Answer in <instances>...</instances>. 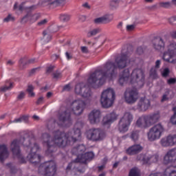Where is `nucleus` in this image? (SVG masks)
I'll return each instance as SVG.
<instances>
[{"mask_svg":"<svg viewBox=\"0 0 176 176\" xmlns=\"http://www.w3.org/2000/svg\"><path fill=\"white\" fill-rule=\"evenodd\" d=\"M41 18V15H38L36 14H28L26 16L23 17V20H25L27 19L28 20H30L32 23H34L36 21V20L39 19Z\"/></svg>","mask_w":176,"mask_h":176,"instance_id":"obj_31","label":"nucleus"},{"mask_svg":"<svg viewBox=\"0 0 176 176\" xmlns=\"http://www.w3.org/2000/svg\"><path fill=\"white\" fill-rule=\"evenodd\" d=\"M118 119V115L115 113V112H112L110 113L107 114L102 120V124L104 126H109L111 123H113L115 120Z\"/></svg>","mask_w":176,"mask_h":176,"instance_id":"obj_20","label":"nucleus"},{"mask_svg":"<svg viewBox=\"0 0 176 176\" xmlns=\"http://www.w3.org/2000/svg\"><path fill=\"white\" fill-rule=\"evenodd\" d=\"M57 171V166L53 160L45 162L38 167V174L44 176H54Z\"/></svg>","mask_w":176,"mask_h":176,"instance_id":"obj_7","label":"nucleus"},{"mask_svg":"<svg viewBox=\"0 0 176 176\" xmlns=\"http://www.w3.org/2000/svg\"><path fill=\"white\" fill-rule=\"evenodd\" d=\"M61 2H63L62 0H56L49 4L50 8H51V9L57 8V6H60L61 5Z\"/></svg>","mask_w":176,"mask_h":176,"instance_id":"obj_38","label":"nucleus"},{"mask_svg":"<svg viewBox=\"0 0 176 176\" xmlns=\"http://www.w3.org/2000/svg\"><path fill=\"white\" fill-rule=\"evenodd\" d=\"M168 85H174L176 83V78H170L168 80Z\"/></svg>","mask_w":176,"mask_h":176,"instance_id":"obj_53","label":"nucleus"},{"mask_svg":"<svg viewBox=\"0 0 176 176\" xmlns=\"http://www.w3.org/2000/svg\"><path fill=\"white\" fill-rule=\"evenodd\" d=\"M28 93L29 94V96L30 97H34L35 96V94L34 91V87L32 85H29L27 89Z\"/></svg>","mask_w":176,"mask_h":176,"instance_id":"obj_42","label":"nucleus"},{"mask_svg":"<svg viewBox=\"0 0 176 176\" xmlns=\"http://www.w3.org/2000/svg\"><path fill=\"white\" fill-rule=\"evenodd\" d=\"M78 20H79L80 21H82V22L86 21V16H85V15H80V16H78Z\"/></svg>","mask_w":176,"mask_h":176,"instance_id":"obj_55","label":"nucleus"},{"mask_svg":"<svg viewBox=\"0 0 176 176\" xmlns=\"http://www.w3.org/2000/svg\"><path fill=\"white\" fill-rule=\"evenodd\" d=\"M83 8H85L86 9H90V6H89V3H85L82 4Z\"/></svg>","mask_w":176,"mask_h":176,"instance_id":"obj_63","label":"nucleus"},{"mask_svg":"<svg viewBox=\"0 0 176 176\" xmlns=\"http://www.w3.org/2000/svg\"><path fill=\"white\" fill-rule=\"evenodd\" d=\"M47 23V19H43L38 23V25L42 26Z\"/></svg>","mask_w":176,"mask_h":176,"instance_id":"obj_50","label":"nucleus"},{"mask_svg":"<svg viewBox=\"0 0 176 176\" xmlns=\"http://www.w3.org/2000/svg\"><path fill=\"white\" fill-rule=\"evenodd\" d=\"M168 74H170V69L168 68H165L162 72V76L164 78H167L168 76Z\"/></svg>","mask_w":176,"mask_h":176,"instance_id":"obj_45","label":"nucleus"},{"mask_svg":"<svg viewBox=\"0 0 176 176\" xmlns=\"http://www.w3.org/2000/svg\"><path fill=\"white\" fill-rule=\"evenodd\" d=\"M25 97V94L24 92H20L17 96L18 100H23Z\"/></svg>","mask_w":176,"mask_h":176,"instance_id":"obj_51","label":"nucleus"},{"mask_svg":"<svg viewBox=\"0 0 176 176\" xmlns=\"http://www.w3.org/2000/svg\"><path fill=\"white\" fill-rule=\"evenodd\" d=\"M73 164H74V162L69 164V165L67 167V170H71V167H72Z\"/></svg>","mask_w":176,"mask_h":176,"instance_id":"obj_64","label":"nucleus"},{"mask_svg":"<svg viewBox=\"0 0 176 176\" xmlns=\"http://www.w3.org/2000/svg\"><path fill=\"white\" fill-rule=\"evenodd\" d=\"M25 64H27L25 59L22 58L19 60V65H20L21 68H23V67H24V65H25Z\"/></svg>","mask_w":176,"mask_h":176,"instance_id":"obj_49","label":"nucleus"},{"mask_svg":"<svg viewBox=\"0 0 176 176\" xmlns=\"http://www.w3.org/2000/svg\"><path fill=\"white\" fill-rule=\"evenodd\" d=\"M176 161V148L169 150L164 157V164H170Z\"/></svg>","mask_w":176,"mask_h":176,"instance_id":"obj_18","label":"nucleus"},{"mask_svg":"<svg viewBox=\"0 0 176 176\" xmlns=\"http://www.w3.org/2000/svg\"><path fill=\"white\" fill-rule=\"evenodd\" d=\"M59 19L63 23H67L71 19V15L69 14H60Z\"/></svg>","mask_w":176,"mask_h":176,"instance_id":"obj_32","label":"nucleus"},{"mask_svg":"<svg viewBox=\"0 0 176 176\" xmlns=\"http://www.w3.org/2000/svg\"><path fill=\"white\" fill-rule=\"evenodd\" d=\"M14 63L15 62L14 60H7L6 64H7V65L12 66V65H14Z\"/></svg>","mask_w":176,"mask_h":176,"instance_id":"obj_57","label":"nucleus"},{"mask_svg":"<svg viewBox=\"0 0 176 176\" xmlns=\"http://www.w3.org/2000/svg\"><path fill=\"white\" fill-rule=\"evenodd\" d=\"M147 118V121L148 122V125L153 126L155 123H157L159 122V119H160V113L159 111L151 113L149 115H146Z\"/></svg>","mask_w":176,"mask_h":176,"instance_id":"obj_22","label":"nucleus"},{"mask_svg":"<svg viewBox=\"0 0 176 176\" xmlns=\"http://www.w3.org/2000/svg\"><path fill=\"white\" fill-rule=\"evenodd\" d=\"M144 80L145 76L142 69H135L130 75V69H125L120 73L118 82L121 86L126 83H130L134 85L136 89H140L144 86Z\"/></svg>","mask_w":176,"mask_h":176,"instance_id":"obj_4","label":"nucleus"},{"mask_svg":"<svg viewBox=\"0 0 176 176\" xmlns=\"http://www.w3.org/2000/svg\"><path fill=\"white\" fill-rule=\"evenodd\" d=\"M7 166L10 168L11 173H16V168L13 166L12 164H8Z\"/></svg>","mask_w":176,"mask_h":176,"instance_id":"obj_47","label":"nucleus"},{"mask_svg":"<svg viewBox=\"0 0 176 176\" xmlns=\"http://www.w3.org/2000/svg\"><path fill=\"white\" fill-rule=\"evenodd\" d=\"M160 67V60H157L155 62V67H152L150 71V76L153 78V79H156L157 78V69Z\"/></svg>","mask_w":176,"mask_h":176,"instance_id":"obj_29","label":"nucleus"},{"mask_svg":"<svg viewBox=\"0 0 176 176\" xmlns=\"http://www.w3.org/2000/svg\"><path fill=\"white\" fill-rule=\"evenodd\" d=\"M86 137L89 141H102L105 138V132L98 128H92L87 131Z\"/></svg>","mask_w":176,"mask_h":176,"instance_id":"obj_11","label":"nucleus"},{"mask_svg":"<svg viewBox=\"0 0 176 176\" xmlns=\"http://www.w3.org/2000/svg\"><path fill=\"white\" fill-rule=\"evenodd\" d=\"M75 93H76V94H80L84 98H89V97L91 96L90 88L87 87L83 82L78 83L76 85Z\"/></svg>","mask_w":176,"mask_h":176,"instance_id":"obj_13","label":"nucleus"},{"mask_svg":"<svg viewBox=\"0 0 176 176\" xmlns=\"http://www.w3.org/2000/svg\"><path fill=\"white\" fill-rule=\"evenodd\" d=\"M143 150L144 147L140 144H133L126 149V153L130 155V156H133L142 152Z\"/></svg>","mask_w":176,"mask_h":176,"instance_id":"obj_21","label":"nucleus"},{"mask_svg":"<svg viewBox=\"0 0 176 176\" xmlns=\"http://www.w3.org/2000/svg\"><path fill=\"white\" fill-rule=\"evenodd\" d=\"M136 127H139L140 129H148L151 127L149 126V122H148V118H146V115H143L138 118L135 122Z\"/></svg>","mask_w":176,"mask_h":176,"instance_id":"obj_19","label":"nucleus"},{"mask_svg":"<svg viewBox=\"0 0 176 176\" xmlns=\"http://www.w3.org/2000/svg\"><path fill=\"white\" fill-rule=\"evenodd\" d=\"M133 119L134 117L131 113L129 111L125 112L119 122L118 130L120 133H126V131H129V128Z\"/></svg>","mask_w":176,"mask_h":176,"instance_id":"obj_10","label":"nucleus"},{"mask_svg":"<svg viewBox=\"0 0 176 176\" xmlns=\"http://www.w3.org/2000/svg\"><path fill=\"white\" fill-rule=\"evenodd\" d=\"M44 101V98L43 97H40L38 100H37V104H42V102H43Z\"/></svg>","mask_w":176,"mask_h":176,"instance_id":"obj_60","label":"nucleus"},{"mask_svg":"<svg viewBox=\"0 0 176 176\" xmlns=\"http://www.w3.org/2000/svg\"><path fill=\"white\" fill-rule=\"evenodd\" d=\"M101 30H100V28H95L91 31H89L88 33H87V36L89 38L91 37V36H94L96 35H97V34L100 33Z\"/></svg>","mask_w":176,"mask_h":176,"instance_id":"obj_35","label":"nucleus"},{"mask_svg":"<svg viewBox=\"0 0 176 176\" xmlns=\"http://www.w3.org/2000/svg\"><path fill=\"white\" fill-rule=\"evenodd\" d=\"M43 34L44 36V42H45V43H47L52 39V36H50V34H47V31H44L43 32Z\"/></svg>","mask_w":176,"mask_h":176,"instance_id":"obj_39","label":"nucleus"},{"mask_svg":"<svg viewBox=\"0 0 176 176\" xmlns=\"http://www.w3.org/2000/svg\"><path fill=\"white\" fill-rule=\"evenodd\" d=\"M136 53L138 54H142V53H144V49L142 48V47H138Z\"/></svg>","mask_w":176,"mask_h":176,"instance_id":"obj_54","label":"nucleus"},{"mask_svg":"<svg viewBox=\"0 0 176 176\" xmlns=\"http://www.w3.org/2000/svg\"><path fill=\"white\" fill-rule=\"evenodd\" d=\"M14 87V85L12 81L7 80L5 85L0 87V92L5 93V91H9V90H12V87Z\"/></svg>","mask_w":176,"mask_h":176,"instance_id":"obj_30","label":"nucleus"},{"mask_svg":"<svg viewBox=\"0 0 176 176\" xmlns=\"http://www.w3.org/2000/svg\"><path fill=\"white\" fill-rule=\"evenodd\" d=\"M25 149L28 151V155L27 157L28 160L32 164H36L41 162V155L36 154V152L39 151V146L35 142L34 138L30 140V138L23 139V142Z\"/></svg>","mask_w":176,"mask_h":176,"instance_id":"obj_5","label":"nucleus"},{"mask_svg":"<svg viewBox=\"0 0 176 176\" xmlns=\"http://www.w3.org/2000/svg\"><path fill=\"white\" fill-rule=\"evenodd\" d=\"M102 119V114L98 109L92 110L88 115V120L91 124H98Z\"/></svg>","mask_w":176,"mask_h":176,"instance_id":"obj_16","label":"nucleus"},{"mask_svg":"<svg viewBox=\"0 0 176 176\" xmlns=\"http://www.w3.org/2000/svg\"><path fill=\"white\" fill-rule=\"evenodd\" d=\"M160 6L161 8H170V4L168 2H162V3H160Z\"/></svg>","mask_w":176,"mask_h":176,"instance_id":"obj_48","label":"nucleus"},{"mask_svg":"<svg viewBox=\"0 0 176 176\" xmlns=\"http://www.w3.org/2000/svg\"><path fill=\"white\" fill-rule=\"evenodd\" d=\"M9 21H14V18L11 14H8V16L3 19L4 23H9Z\"/></svg>","mask_w":176,"mask_h":176,"instance_id":"obj_43","label":"nucleus"},{"mask_svg":"<svg viewBox=\"0 0 176 176\" xmlns=\"http://www.w3.org/2000/svg\"><path fill=\"white\" fill-rule=\"evenodd\" d=\"M133 61L130 59L129 54H122L118 56L116 59V63L112 61H107L106 64L103 65L102 69H97L94 73L91 74L87 83L89 87H94L97 89L100 86H102L103 83H105V80L109 79V80H113L118 75L116 69H123L126 68Z\"/></svg>","mask_w":176,"mask_h":176,"instance_id":"obj_1","label":"nucleus"},{"mask_svg":"<svg viewBox=\"0 0 176 176\" xmlns=\"http://www.w3.org/2000/svg\"><path fill=\"white\" fill-rule=\"evenodd\" d=\"M115 91L112 88H108L102 92L100 104L103 108H111L115 102Z\"/></svg>","mask_w":176,"mask_h":176,"instance_id":"obj_6","label":"nucleus"},{"mask_svg":"<svg viewBox=\"0 0 176 176\" xmlns=\"http://www.w3.org/2000/svg\"><path fill=\"white\" fill-rule=\"evenodd\" d=\"M113 19V16L112 15H104L103 16L95 19L94 21L95 24H102L112 21Z\"/></svg>","mask_w":176,"mask_h":176,"instance_id":"obj_24","label":"nucleus"},{"mask_svg":"<svg viewBox=\"0 0 176 176\" xmlns=\"http://www.w3.org/2000/svg\"><path fill=\"white\" fill-rule=\"evenodd\" d=\"M20 141L15 140L11 144V150L15 157L19 159L20 163H25V160L21 155V151H20Z\"/></svg>","mask_w":176,"mask_h":176,"instance_id":"obj_14","label":"nucleus"},{"mask_svg":"<svg viewBox=\"0 0 176 176\" xmlns=\"http://www.w3.org/2000/svg\"><path fill=\"white\" fill-rule=\"evenodd\" d=\"M163 133H164V126L158 123L149 129L147 133V138L148 141L153 142V141L160 140V138L163 135Z\"/></svg>","mask_w":176,"mask_h":176,"instance_id":"obj_8","label":"nucleus"},{"mask_svg":"<svg viewBox=\"0 0 176 176\" xmlns=\"http://www.w3.org/2000/svg\"><path fill=\"white\" fill-rule=\"evenodd\" d=\"M36 61V60L35 58H32L28 61V64H32V63H35Z\"/></svg>","mask_w":176,"mask_h":176,"instance_id":"obj_62","label":"nucleus"},{"mask_svg":"<svg viewBox=\"0 0 176 176\" xmlns=\"http://www.w3.org/2000/svg\"><path fill=\"white\" fill-rule=\"evenodd\" d=\"M167 100H170V91H167L163 95L162 98L161 100L162 102H164V101H167Z\"/></svg>","mask_w":176,"mask_h":176,"instance_id":"obj_40","label":"nucleus"},{"mask_svg":"<svg viewBox=\"0 0 176 176\" xmlns=\"http://www.w3.org/2000/svg\"><path fill=\"white\" fill-rule=\"evenodd\" d=\"M129 176H141L140 174V169L138 168H132L129 172Z\"/></svg>","mask_w":176,"mask_h":176,"instance_id":"obj_36","label":"nucleus"},{"mask_svg":"<svg viewBox=\"0 0 176 176\" xmlns=\"http://www.w3.org/2000/svg\"><path fill=\"white\" fill-rule=\"evenodd\" d=\"M85 151H86V146H85V145L83 144H80L78 145L77 147H74L72 151V153L73 155H77V159L78 157V156H82V155H83V152H85Z\"/></svg>","mask_w":176,"mask_h":176,"instance_id":"obj_27","label":"nucleus"},{"mask_svg":"<svg viewBox=\"0 0 176 176\" xmlns=\"http://www.w3.org/2000/svg\"><path fill=\"white\" fill-rule=\"evenodd\" d=\"M131 138L132 141L134 142L138 141V138H140V131H133L131 134Z\"/></svg>","mask_w":176,"mask_h":176,"instance_id":"obj_33","label":"nucleus"},{"mask_svg":"<svg viewBox=\"0 0 176 176\" xmlns=\"http://www.w3.org/2000/svg\"><path fill=\"white\" fill-rule=\"evenodd\" d=\"M134 28H135V25H128L126 26L127 31H133Z\"/></svg>","mask_w":176,"mask_h":176,"instance_id":"obj_52","label":"nucleus"},{"mask_svg":"<svg viewBox=\"0 0 176 176\" xmlns=\"http://www.w3.org/2000/svg\"><path fill=\"white\" fill-rule=\"evenodd\" d=\"M94 157V153L93 152H88L81 155V156L76 158V162L77 163H86L89 160H91Z\"/></svg>","mask_w":176,"mask_h":176,"instance_id":"obj_23","label":"nucleus"},{"mask_svg":"<svg viewBox=\"0 0 176 176\" xmlns=\"http://www.w3.org/2000/svg\"><path fill=\"white\" fill-rule=\"evenodd\" d=\"M173 111L175 112L173 116L170 118V122L172 124L176 125V107L173 108Z\"/></svg>","mask_w":176,"mask_h":176,"instance_id":"obj_41","label":"nucleus"},{"mask_svg":"<svg viewBox=\"0 0 176 176\" xmlns=\"http://www.w3.org/2000/svg\"><path fill=\"white\" fill-rule=\"evenodd\" d=\"M137 160L142 162L144 164H151V163H156L159 160V155H154L140 154L137 156Z\"/></svg>","mask_w":176,"mask_h":176,"instance_id":"obj_15","label":"nucleus"},{"mask_svg":"<svg viewBox=\"0 0 176 176\" xmlns=\"http://www.w3.org/2000/svg\"><path fill=\"white\" fill-rule=\"evenodd\" d=\"M176 56V43H170L166 47L163 55V60L166 63L175 64L176 60L174 56Z\"/></svg>","mask_w":176,"mask_h":176,"instance_id":"obj_9","label":"nucleus"},{"mask_svg":"<svg viewBox=\"0 0 176 176\" xmlns=\"http://www.w3.org/2000/svg\"><path fill=\"white\" fill-rule=\"evenodd\" d=\"M124 97L127 104H134L140 98V94L135 88L127 89L124 92Z\"/></svg>","mask_w":176,"mask_h":176,"instance_id":"obj_12","label":"nucleus"},{"mask_svg":"<svg viewBox=\"0 0 176 176\" xmlns=\"http://www.w3.org/2000/svg\"><path fill=\"white\" fill-rule=\"evenodd\" d=\"M153 46L155 50H163L164 49V42L160 38H155L153 41Z\"/></svg>","mask_w":176,"mask_h":176,"instance_id":"obj_25","label":"nucleus"},{"mask_svg":"<svg viewBox=\"0 0 176 176\" xmlns=\"http://www.w3.org/2000/svg\"><path fill=\"white\" fill-rule=\"evenodd\" d=\"M81 52L82 53L87 54L89 53V50L87 49V47H81Z\"/></svg>","mask_w":176,"mask_h":176,"instance_id":"obj_56","label":"nucleus"},{"mask_svg":"<svg viewBox=\"0 0 176 176\" xmlns=\"http://www.w3.org/2000/svg\"><path fill=\"white\" fill-rule=\"evenodd\" d=\"M9 152H8V147L5 144L0 145V162H3L5 159H8Z\"/></svg>","mask_w":176,"mask_h":176,"instance_id":"obj_26","label":"nucleus"},{"mask_svg":"<svg viewBox=\"0 0 176 176\" xmlns=\"http://www.w3.org/2000/svg\"><path fill=\"white\" fill-rule=\"evenodd\" d=\"M71 89V85H67L63 87V90L68 91Z\"/></svg>","mask_w":176,"mask_h":176,"instance_id":"obj_59","label":"nucleus"},{"mask_svg":"<svg viewBox=\"0 0 176 176\" xmlns=\"http://www.w3.org/2000/svg\"><path fill=\"white\" fill-rule=\"evenodd\" d=\"M19 10L21 12H30V10H32V7H27L25 6L24 3H22L21 5L19 6Z\"/></svg>","mask_w":176,"mask_h":176,"instance_id":"obj_34","label":"nucleus"},{"mask_svg":"<svg viewBox=\"0 0 176 176\" xmlns=\"http://www.w3.org/2000/svg\"><path fill=\"white\" fill-rule=\"evenodd\" d=\"M86 108V102L80 99H77L74 100L72 104V110L67 109L63 111L61 109L59 111L57 122L58 126H63V127H67L72 123V120H71V113L79 116L83 113Z\"/></svg>","mask_w":176,"mask_h":176,"instance_id":"obj_3","label":"nucleus"},{"mask_svg":"<svg viewBox=\"0 0 176 176\" xmlns=\"http://www.w3.org/2000/svg\"><path fill=\"white\" fill-rule=\"evenodd\" d=\"M54 69V66H50L49 67H47V74H50V72H52V71H53V69Z\"/></svg>","mask_w":176,"mask_h":176,"instance_id":"obj_58","label":"nucleus"},{"mask_svg":"<svg viewBox=\"0 0 176 176\" xmlns=\"http://www.w3.org/2000/svg\"><path fill=\"white\" fill-rule=\"evenodd\" d=\"M160 144L162 145V146H164V148H168V146H173L170 135L162 138L160 142Z\"/></svg>","mask_w":176,"mask_h":176,"instance_id":"obj_28","label":"nucleus"},{"mask_svg":"<svg viewBox=\"0 0 176 176\" xmlns=\"http://www.w3.org/2000/svg\"><path fill=\"white\" fill-rule=\"evenodd\" d=\"M65 56H66L67 60H71V58H72V56L71 54H69V53H68V52L65 53Z\"/></svg>","mask_w":176,"mask_h":176,"instance_id":"obj_61","label":"nucleus"},{"mask_svg":"<svg viewBox=\"0 0 176 176\" xmlns=\"http://www.w3.org/2000/svg\"><path fill=\"white\" fill-rule=\"evenodd\" d=\"M149 108H151V100L146 98H141L138 102V111H139V112H146Z\"/></svg>","mask_w":176,"mask_h":176,"instance_id":"obj_17","label":"nucleus"},{"mask_svg":"<svg viewBox=\"0 0 176 176\" xmlns=\"http://www.w3.org/2000/svg\"><path fill=\"white\" fill-rule=\"evenodd\" d=\"M170 138V142L172 143V146H174L176 145V134L173 135H169Z\"/></svg>","mask_w":176,"mask_h":176,"instance_id":"obj_44","label":"nucleus"},{"mask_svg":"<svg viewBox=\"0 0 176 176\" xmlns=\"http://www.w3.org/2000/svg\"><path fill=\"white\" fill-rule=\"evenodd\" d=\"M49 130L52 131L54 138L50 137L47 133H43L41 138L44 146H47L45 151L46 155L49 156L53 152L57 151L58 148H65L68 145H74L76 141H79L82 138V133L79 129H74L71 131L64 133L60 131H53L54 127L48 126Z\"/></svg>","mask_w":176,"mask_h":176,"instance_id":"obj_2","label":"nucleus"},{"mask_svg":"<svg viewBox=\"0 0 176 176\" xmlns=\"http://www.w3.org/2000/svg\"><path fill=\"white\" fill-rule=\"evenodd\" d=\"M118 3H119V0H112L110 2V6H111V8H116Z\"/></svg>","mask_w":176,"mask_h":176,"instance_id":"obj_46","label":"nucleus"},{"mask_svg":"<svg viewBox=\"0 0 176 176\" xmlns=\"http://www.w3.org/2000/svg\"><path fill=\"white\" fill-rule=\"evenodd\" d=\"M27 120H28V117L27 116H23L19 118H16L12 123H21V122H27Z\"/></svg>","mask_w":176,"mask_h":176,"instance_id":"obj_37","label":"nucleus"}]
</instances>
